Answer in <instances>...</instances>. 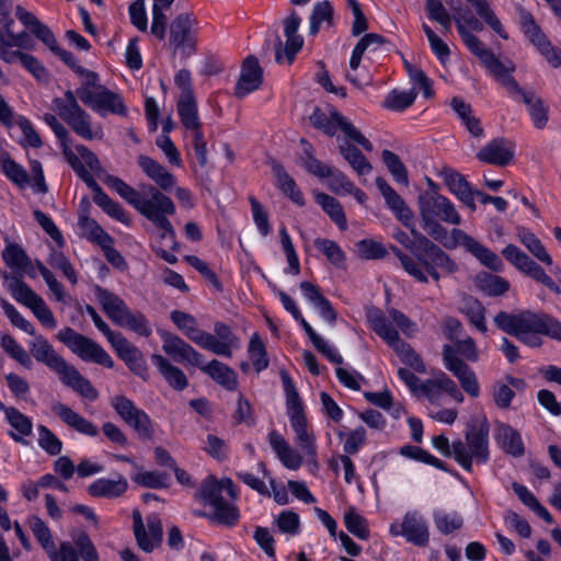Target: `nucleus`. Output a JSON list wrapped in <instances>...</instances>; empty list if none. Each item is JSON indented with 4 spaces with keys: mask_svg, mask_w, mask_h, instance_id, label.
<instances>
[{
    "mask_svg": "<svg viewBox=\"0 0 561 561\" xmlns=\"http://www.w3.org/2000/svg\"><path fill=\"white\" fill-rule=\"evenodd\" d=\"M482 64L497 80L502 82L504 87L507 88L510 92L515 93L516 91H519L520 87L510 75V72L514 70V66L512 64L510 66H505L494 56L493 53Z\"/></svg>",
    "mask_w": 561,
    "mask_h": 561,
    "instance_id": "nucleus-45",
    "label": "nucleus"
},
{
    "mask_svg": "<svg viewBox=\"0 0 561 561\" xmlns=\"http://www.w3.org/2000/svg\"><path fill=\"white\" fill-rule=\"evenodd\" d=\"M389 533L393 537H403L416 547H426L430 542L428 526L419 511H408L401 523H391Z\"/></svg>",
    "mask_w": 561,
    "mask_h": 561,
    "instance_id": "nucleus-14",
    "label": "nucleus"
},
{
    "mask_svg": "<svg viewBox=\"0 0 561 561\" xmlns=\"http://www.w3.org/2000/svg\"><path fill=\"white\" fill-rule=\"evenodd\" d=\"M4 416L8 424L14 430L9 431L8 436L15 443L27 445L25 437L33 434L32 419L14 407L5 409Z\"/></svg>",
    "mask_w": 561,
    "mask_h": 561,
    "instance_id": "nucleus-34",
    "label": "nucleus"
},
{
    "mask_svg": "<svg viewBox=\"0 0 561 561\" xmlns=\"http://www.w3.org/2000/svg\"><path fill=\"white\" fill-rule=\"evenodd\" d=\"M134 482L148 489H167L169 486V474L157 470L142 471L133 478Z\"/></svg>",
    "mask_w": 561,
    "mask_h": 561,
    "instance_id": "nucleus-61",
    "label": "nucleus"
},
{
    "mask_svg": "<svg viewBox=\"0 0 561 561\" xmlns=\"http://www.w3.org/2000/svg\"><path fill=\"white\" fill-rule=\"evenodd\" d=\"M56 339L83 362L95 363L107 369L115 367L113 358L98 342L70 327L60 329Z\"/></svg>",
    "mask_w": 561,
    "mask_h": 561,
    "instance_id": "nucleus-7",
    "label": "nucleus"
},
{
    "mask_svg": "<svg viewBox=\"0 0 561 561\" xmlns=\"http://www.w3.org/2000/svg\"><path fill=\"white\" fill-rule=\"evenodd\" d=\"M89 100L90 101L84 100L82 103L90 106L101 115H105L107 112L121 116L127 115V107L121 96L108 90L106 87L99 88V91H93V94Z\"/></svg>",
    "mask_w": 561,
    "mask_h": 561,
    "instance_id": "nucleus-27",
    "label": "nucleus"
},
{
    "mask_svg": "<svg viewBox=\"0 0 561 561\" xmlns=\"http://www.w3.org/2000/svg\"><path fill=\"white\" fill-rule=\"evenodd\" d=\"M128 490V481L117 474V479L99 478L88 486V493L92 497L114 500L123 496Z\"/></svg>",
    "mask_w": 561,
    "mask_h": 561,
    "instance_id": "nucleus-30",
    "label": "nucleus"
},
{
    "mask_svg": "<svg viewBox=\"0 0 561 561\" xmlns=\"http://www.w3.org/2000/svg\"><path fill=\"white\" fill-rule=\"evenodd\" d=\"M300 290L304 297L313 305L321 318L330 324H334L337 313L331 301L321 293L319 286L311 282L304 280L300 283Z\"/></svg>",
    "mask_w": 561,
    "mask_h": 561,
    "instance_id": "nucleus-31",
    "label": "nucleus"
},
{
    "mask_svg": "<svg viewBox=\"0 0 561 561\" xmlns=\"http://www.w3.org/2000/svg\"><path fill=\"white\" fill-rule=\"evenodd\" d=\"M138 164L146 175L151 179L160 190L168 192L175 185V178L173 174L152 158L140 154L138 157Z\"/></svg>",
    "mask_w": 561,
    "mask_h": 561,
    "instance_id": "nucleus-36",
    "label": "nucleus"
},
{
    "mask_svg": "<svg viewBox=\"0 0 561 561\" xmlns=\"http://www.w3.org/2000/svg\"><path fill=\"white\" fill-rule=\"evenodd\" d=\"M195 496L205 506L213 508L209 513L197 511L195 516L206 518L213 524L228 528H232L239 523L241 518L239 507L234 503L227 501L222 495H219V489H209L205 493L196 492Z\"/></svg>",
    "mask_w": 561,
    "mask_h": 561,
    "instance_id": "nucleus-10",
    "label": "nucleus"
},
{
    "mask_svg": "<svg viewBox=\"0 0 561 561\" xmlns=\"http://www.w3.org/2000/svg\"><path fill=\"white\" fill-rule=\"evenodd\" d=\"M53 411L69 427L88 437H96L99 435L98 426L90 420L85 419L78 412L64 403H57L53 407Z\"/></svg>",
    "mask_w": 561,
    "mask_h": 561,
    "instance_id": "nucleus-32",
    "label": "nucleus"
},
{
    "mask_svg": "<svg viewBox=\"0 0 561 561\" xmlns=\"http://www.w3.org/2000/svg\"><path fill=\"white\" fill-rule=\"evenodd\" d=\"M502 254L519 273L543 285L553 294H561V284L553 280L545 268L520 248H503Z\"/></svg>",
    "mask_w": 561,
    "mask_h": 561,
    "instance_id": "nucleus-13",
    "label": "nucleus"
},
{
    "mask_svg": "<svg viewBox=\"0 0 561 561\" xmlns=\"http://www.w3.org/2000/svg\"><path fill=\"white\" fill-rule=\"evenodd\" d=\"M322 24H325L327 27L334 25V8L329 0L313 4L309 16V35L316 36Z\"/></svg>",
    "mask_w": 561,
    "mask_h": 561,
    "instance_id": "nucleus-41",
    "label": "nucleus"
},
{
    "mask_svg": "<svg viewBox=\"0 0 561 561\" xmlns=\"http://www.w3.org/2000/svg\"><path fill=\"white\" fill-rule=\"evenodd\" d=\"M490 424L486 419L480 423L469 424L465 433L466 446L473 454L477 465H486L490 460Z\"/></svg>",
    "mask_w": 561,
    "mask_h": 561,
    "instance_id": "nucleus-20",
    "label": "nucleus"
},
{
    "mask_svg": "<svg viewBox=\"0 0 561 561\" xmlns=\"http://www.w3.org/2000/svg\"><path fill=\"white\" fill-rule=\"evenodd\" d=\"M116 355L122 359L127 368L144 381L149 379L148 365L142 352L131 344L124 335L119 336L112 344Z\"/></svg>",
    "mask_w": 561,
    "mask_h": 561,
    "instance_id": "nucleus-21",
    "label": "nucleus"
},
{
    "mask_svg": "<svg viewBox=\"0 0 561 561\" xmlns=\"http://www.w3.org/2000/svg\"><path fill=\"white\" fill-rule=\"evenodd\" d=\"M55 110L62 121L80 137L92 140L95 137L101 138L100 134L92 130L90 115L79 105L75 93L70 90L65 92L64 99L54 100Z\"/></svg>",
    "mask_w": 561,
    "mask_h": 561,
    "instance_id": "nucleus-11",
    "label": "nucleus"
},
{
    "mask_svg": "<svg viewBox=\"0 0 561 561\" xmlns=\"http://www.w3.org/2000/svg\"><path fill=\"white\" fill-rule=\"evenodd\" d=\"M9 290L12 297L19 302L31 309L38 296L21 277H13L9 284Z\"/></svg>",
    "mask_w": 561,
    "mask_h": 561,
    "instance_id": "nucleus-54",
    "label": "nucleus"
},
{
    "mask_svg": "<svg viewBox=\"0 0 561 561\" xmlns=\"http://www.w3.org/2000/svg\"><path fill=\"white\" fill-rule=\"evenodd\" d=\"M399 454L405 458L432 466L440 471L449 473L451 472L449 466L445 461L438 459L437 457H435L434 455L419 446L410 444L403 445L400 447Z\"/></svg>",
    "mask_w": 561,
    "mask_h": 561,
    "instance_id": "nucleus-46",
    "label": "nucleus"
},
{
    "mask_svg": "<svg viewBox=\"0 0 561 561\" xmlns=\"http://www.w3.org/2000/svg\"><path fill=\"white\" fill-rule=\"evenodd\" d=\"M111 407L124 423L137 433L140 440L153 438V421L145 410L136 407L131 399L124 394L114 396L111 399Z\"/></svg>",
    "mask_w": 561,
    "mask_h": 561,
    "instance_id": "nucleus-12",
    "label": "nucleus"
},
{
    "mask_svg": "<svg viewBox=\"0 0 561 561\" xmlns=\"http://www.w3.org/2000/svg\"><path fill=\"white\" fill-rule=\"evenodd\" d=\"M522 26L528 39L540 50L547 60L557 67L561 62V57L557 50L551 47L547 36L542 33L541 28L535 22L533 15L528 12L522 13Z\"/></svg>",
    "mask_w": 561,
    "mask_h": 561,
    "instance_id": "nucleus-23",
    "label": "nucleus"
},
{
    "mask_svg": "<svg viewBox=\"0 0 561 561\" xmlns=\"http://www.w3.org/2000/svg\"><path fill=\"white\" fill-rule=\"evenodd\" d=\"M0 58L8 64H12L19 59L21 61V64L30 72H32L34 75V77L39 81L47 80V78H48L46 69L32 55L22 53L21 50H12V51L0 50Z\"/></svg>",
    "mask_w": 561,
    "mask_h": 561,
    "instance_id": "nucleus-42",
    "label": "nucleus"
},
{
    "mask_svg": "<svg viewBox=\"0 0 561 561\" xmlns=\"http://www.w3.org/2000/svg\"><path fill=\"white\" fill-rule=\"evenodd\" d=\"M142 216L151 220L158 228L165 233L174 234L170 220L167 215L175 213V206L170 197L164 195L153 185L142 186V198L137 209Z\"/></svg>",
    "mask_w": 561,
    "mask_h": 561,
    "instance_id": "nucleus-9",
    "label": "nucleus"
},
{
    "mask_svg": "<svg viewBox=\"0 0 561 561\" xmlns=\"http://www.w3.org/2000/svg\"><path fill=\"white\" fill-rule=\"evenodd\" d=\"M104 182L107 185H110L113 190H115L124 199L131 204L136 209H138L142 198V192L140 193L136 191L134 187L125 183L122 179L114 175H107Z\"/></svg>",
    "mask_w": 561,
    "mask_h": 561,
    "instance_id": "nucleus-59",
    "label": "nucleus"
},
{
    "mask_svg": "<svg viewBox=\"0 0 561 561\" xmlns=\"http://www.w3.org/2000/svg\"><path fill=\"white\" fill-rule=\"evenodd\" d=\"M37 444L47 455L58 456L62 451V440L46 425H38Z\"/></svg>",
    "mask_w": 561,
    "mask_h": 561,
    "instance_id": "nucleus-56",
    "label": "nucleus"
},
{
    "mask_svg": "<svg viewBox=\"0 0 561 561\" xmlns=\"http://www.w3.org/2000/svg\"><path fill=\"white\" fill-rule=\"evenodd\" d=\"M30 351L38 363L44 364L51 371L56 373L66 387L71 388L89 402L98 400V389L75 366L68 364L67 360L54 350V346L45 336H35L34 341L30 344Z\"/></svg>",
    "mask_w": 561,
    "mask_h": 561,
    "instance_id": "nucleus-4",
    "label": "nucleus"
},
{
    "mask_svg": "<svg viewBox=\"0 0 561 561\" xmlns=\"http://www.w3.org/2000/svg\"><path fill=\"white\" fill-rule=\"evenodd\" d=\"M450 344L443 345V363L445 368L450 371L459 381L461 388L471 398L480 396V386L476 373L460 357L454 356Z\"/></svg>",
    "mask_w": 561,
    "mask_h": 561,
    "instance_id": "nucleus-17",
    "label": "nucleus"
},
{
    "mask_svg": "<svg viewBox=\"0 0 561 561\" xmlns=\"http://www.w3.org/2000/svg\"><path fill=\"white\" fill-rule=\"evenodd\" d=\"M267 442L285 468L297 470L301 467L302 457L289 445L277 430L273 428L270 431Z\"/></svg>",
    "mask_w": 561,
    "mask_h": 561,
    "instance_id": "nucleus-29",
    "label": "nucleus"
},
{
    "mask_svg": "<svg viewBox=\"0 0 561 561\" xmlns=\"http://www.w3.org/2000/svg\"><path fill=\"white\" fill-rule=\"evenodd\" d=\"M494 323L497 329L530 348L543 345L542 335L561 343V321L545 311H500L494 317Z\"/></svg>",
    "mask_w": 561,
    "mask_h": 561,
    "instance_id": "nucleus-2",
    "label": "nucleus"
},
{
    "mask_svg": "<svg viewBox=\"0 0 561 561\" xmlns=\"http://www.w3.org/2000/svg\"><path fill=\"white\" fill-rule=\"evenodd\" d=\"M148 533L139 511L133 512V528L138 547L151 553L162 541L163 530L162 523L157 516L147 517Z\"/></svg>",
    "mask_w": 561,
    "mask_h": 561,
    "instance_id": "nucleus-18",
    "label": "nucleus"
},
{
    "mask_svg": "<svg viewBox=\"0 0 561 561\" xmlns=\"http://www.w3.org/2000/svg\"><path fill=\"white\" fill-rule=\"evenodd\" d=\"M151 362L172 389L183 391L188 387V379L184 371L178 366L172 365L168 358L160 354H153Z\"/></svg>",
    "mask_w": 561,
    "mask_h": 561,
    "instance_id": "nucleus-37",
    "label": "nucleus"
},
{
    "mask_svg": "<svg viewBox=\"0 0 561 561\" xmlns=\"http://www.w3.org/2000/svg\"><path fill=\"white\" fill-rule=\"evenodd\" d=\"M248 354L255 373L260 374L270 366L266 346L257 332H254L248 344Z\"/></svg>",
    "mask_w": 561,
    "mask_h": 561,
    "instance_id": "nucleus-47",
    "label": "nucleus"
},
{
    "mask_svg": "<svg viewBox=\"0 0 561 561\" xmlns=\"http://www.w3.org/2000/svg\"><path fill=\"white\" fill-rule=\"evenodd\" d=\"M421 218L440 219L447 224L460 225L461 217L455 205L442 194H433L417 202Z\"/></svg>",
    "mask_w": 561,
    "mask_h": 561,
    "instance_id": "nucleus-19",
    "label": "nucleus"
},
{
    "mask_svg": "<svg viewBox=\"0 0 561 561\" xmlns=\"http://www.w3.org/2000/svg\"><path fill=\"white\" fill-rule=\"evenodd\" d=\"M515 93L519 94L524 103L528 106L535 127L542 129L549 119L548 107L545 106L542 100L537 98L535 92L524 91L522 88Z\"/></svg>",
    "mask_w": 561,
    "mask_h": 561,
    "instance_id": "nucleus-44",
    "label": "nucleus"
},
{
    "mask_svg": "<svg viewBox=\"0 0 561 561\" xmlns=\"http://www.w3.org/2000/svg\"><path fill=\"white\" fill-rule=\"evenodd\" d=\"M422 222L426 233L436 242L444 243L448 241L451 245H479L478 242L461 229L454 228L448 233L447 229L437 219L422 218Z\"/></svg>",
    "mask_w": 561,
    "mask_h": 561,
    "instance_id": "nucleus-26",
    "label": "nucleus"
},
{
    "mask_svg": "<svg viewBox=\"0 0 561 561\" xmlns=\"http://www.w3.org/2000/svg\"><path fill=\"white\" fill-rule=\"evenodd\" d=\"M170 319L188 340L199 347L202 346L206 331L198 328L197 320L193 314L181 310H173L170 313Z\"/></svg>",
    "mask_w": 561,
    "mask_h": 561,
    "instance_id": "nucleus-38",
    "label": "nucleus"
},
{
    "mask_svg": "<svg viewBox=\"0 0 561 561\" xmlns=\"http://www.w3.org/2000/svg\"><path fill=\"white\" fill-rule=\"evenodd\" d=\"M201 347L215 355L231 358L233 352L241 347V340L229 324L216 321L214 334L206 332Z\"/></svg>",
    "mask_w": 561,
    "mask_h": 561,
    "instance_id": "nucleus-15",
    "label": "nucleus"
},
{
    "mask_svg": "<svg viewBox=\"0 0 561 561\" xmlns=\"http://www.w3.org/2000/svg\"><path fill=\"white\" fill-rule=\"evenodd\" d=\"M263 82V68L254 55H249L243 59L241 73L234 87V96L243 99L248 94L256 91Z\"/></svg>",
    "mask_w": 561,
    "mask_h": 561,
    "instance_id": "nucleus-22",
    "label": "nucleus"
},
{
    "mask_svg": "<svg viewBox=\"0 0 561 561\" xmlns=\"http://www.w3.org/2000/svg\"><path fill=\"white\" fill-rule=\"evenodd\" d=\"M16 18L31 30L33 35L43 42L50 51L57 49V41L51 30L43 24L34 14L26 11L23 7L16 5L15 8Z\"/></svg>",
    "mask_w": 561,
    "mask_h": 561,
    "instance_id": "nucleus-33",
    "label": "nucleus"
},
{
    "mask_svg": "<svg viewBox=\"0 0 561 561\" xmlns=\"http://www.w3.org/2000/svg\"><path fill=\"white\" fill-rule=\"evenodd\" d=\"M476 284L482 293L490 297L502 296L510 289L508 280L486 272L477 275Z\"/></svg>",
    "mask_w": 561,
    "mask_h": 561,
    "instance_id": "nucleus-49",
    "label": "nucleus"
},
{
    "mask_svg": "<svg viewBox=\"0 0 561 561\" xmlns=\"http://www.w3.org/2000/svg\"><path fill=\"white\" fill-rule=\"evenodd\" d=\"M344 525L348 533L360 540H367L370 536L366 518L357 513L355 506H350L345 512Z\"/></svg>",
    "mask_w": 561,
    "mask_h": 561,
    "instance_id": "nucleus-52",
    "label": "nucleus"
},
{
    "mask_svg": "<svg viewBox=\"0 0 561 561\" xmlns=\"http://www.w3.org/2000/svg\"><path fill=\"white\" fill-rule=\"evenodd\" d=\"M62 152L67 160V162L71 165V168L75 170L77 175L90 187L93 190L98 183L94 180V178L91 175V173L85 169L84 164L82 163L81 157L79 158L70 148L69 142L65 144L62 146Z\"/></svg>",
    "mask_w": 561,
    "mask_h": 561,
    "instance_id": "nucleus-62",
    "label": "nucleus"
},
{
    "mask_svg": "<svg viewBox=\"0 0 561 561\" xmlns=\"http://www.w3.org/2000/svg\"><path fill=\"white\" fill-rule=\"evenodd\" d=\"M119 325L129 329L142 337H149L152 334V328L149 320L140 311L133 312L129 310Z\"/></svg>",
    "mask_w": 561,
    "mask_h": 561,
    "instance_id": "nucleus-58",
    "label": "nucleus"
},
{
    "mask_svg": "<svg viewBox=\"0 0 561 561\" xmlns=\"http://www.w3.org/2000/svg\"><path fill=\"white\" fill-rule=\"evenodd\" d=\"M158 334L163 341V351L172 356L175 362H187L198 367L227 391H236L238 389V374L227 364L218 359H211L207 364H203V354L176 334L163 329L158 330Z\"/></svg>",
    "mask_w": 561,
    "mask_h": 561,
    "instance_id": "nucleus-3",
    "label": "nucleus"
},
{
    "mask_svg": "<svg viewBox=\"0 0 561 561\" xmlns=\"http://www.w3.org/2000/svg\"><path fill=\"white\" fill-rule=\"evenodd\" d=\"M433 522L436 530L444 536H449L460 530L465 524L460 513L457 511L446 512L444 510H435L433 512Z\"/></svg>",
    "mask_w": 561,
    "mask_h": 561,
    "instance_id": "nucleus-43",
    "label": "nucleus"
},
{
    "mask_svg": "<svg viewBox=\"0 0 561 561\" xmlns=\"http://www.w3.org/2000/svg\"><path fill=\"white\" fill-rule=\"evenodd\" d=\"M279 377L285 394L286 414L296 435V443L307 457L316 459V437L308 431L304 400L296 388L294 379L286 369L279 370Z\"/></svg>",
    "mask_w": 561,
    "mask_h": 561,
    "instance_id": "nucleus-5",
    "label": "nucleus"
},
{
    "mask_svg": "<svg viewBox=\"0 0 561 561\" xmlns=\"http://www.w3.org/2000/svg\"><path fill=\"white\" fill-rule=\"evenodd\" d=\"M388 249L393 251L403 270L419 283H427V275L437 282V268L448 274L458 270L442 248H405L409 253H404L401 248H357V255L363 260H380L388 255Z\"/></svg>",
    "mask_w": 561,
    "mask_h": 561,
    "instance_id": "nucleus-1",
    "label": "nucleus"
},
{
    "mask_svg": "<svg viewBox=\"0 0 561 561\" xmlns=\"http://www.w3.org/2000/svg\"><path fill=\"white\" fill-rule=\"evenodd\" d=\"M93 293L106 316L117 325L122 324L130 310L126 302L118 295L100 285L93 286Z\"/></svg>",
    "mask_w": 561,
    "mask_h": 561,
    "instance_id": "nucleus-28",
    "label": "nucleus"
},
{
    "mask_svg": "<svg viewBox=\"0 0 561 561\" xmlns=\"http://www.w3.org/2000/svg\"><path fill=\"white\" fill-rule=\"evenodd\" d=\"M439 175L451 194H454L471 211L477 209L474 190L461 173L451 168H443L439 171Z\"/></svg>",
    "mask_w": 561,
    "mask_h": 561,
    "instance_id": "nucleus-24",
    "label": "nucleus"
},
{
    "mask_svg": "<svg viewBox=\"0 0 561 561\" xmlns=\"http://www.w3.org/2000/svg\"><path fill=\"white\" fill-rule=\"evenodd\" d=\"M386 42H387V39L383 36L376 34V33H369V34L364 35L357 42V44L355 45V47L352 51V56H351V60H350L351 68L353 70H356L359 67L363 54L370 46L382 45Z\"/></svg>",
    "mask_w": 561,
    "mask_h": 561,
    "instance_id": "nucleus-57",
    "label": "nucleus"
},
{
    "mask_svg": "<svg viewBox=\"0 0 561 561\" xmlns=\"http://www.w3.org/2000/svg\"><path fill=\"white\" fill-rule=\"evenodd\" d=\"M301 19L296 11H291L288 16L283 20L284 35L286 43L284 54L289 62H291L296 54L304 46V37L298 34Z\"/></svg>",
    "mask_w": 561,
    "mask_h": 561,
    "instance_id": "nucleus-35",
    "label": "nucleus"
},
{
    "mask_svg": "<svg viewBox=\"0 0 561 561\" xmlns=\"http://www.w3.org/2000/svg\"><path fill=\"white\" fill-rule=\"evenodd\" d=\"M466 1L474 8L477 14L480 15L494 32H496L504 39L508 38V35L505 33L500 20L496 18L486 0Z\"/></svg>",
    "mask_w": 561,
    "mask_h": 561,
    "instance_id": "nucleus-55",
    "label": "nucleus"
},
{
    "mask_svg": "<svg viewBox=\"0 0 561 561\" xmlns=\"http://www.w3.org/2000/svg\"><path fill=\"white\" fill-rule=\"evenodd\" d=\"M195 20L190 13H180L170 24L169 47L173 55L180 53L182 57H187L195 51L196 41L192 34V27Z\"/></svg>",
    "mask_w": 561,
    "mask_h": 561,
    "instance_id": "nucleus-16",
    "label": "nucleus"
},
{
    "mask_svg": "<svg viewBox=\"0 0 561 561\" xmlns=\"http://www.w3.org/2000/svg\"><path fill=\"white\" fill-rule=\"evenodd\" d=\"M369 328L380 336L399 356L400 360L415 373L425 374L426 365L422 356L405 341L380 309L367 314Z\"/></svg>",
    "mask_w": 561,
    "mask_h": 561,
    "instance_id": "nucleus-6",
    "label": "nucleus"
},
{
    "mask_svg": "<svg viewBox=\"0 0 561 561\" xmlns=\"http://www.w3.org/2000/svg\"><path fill=\"white\" fill-rule=\"evenodd\" d=\"M339 150L358 175H364L371 171L370 162L357 147L345 142L339 146Z\"/></svg>",
    "mask_w": 561,
    "mask_h": 561,
    "instance_id": "nucleus-51",
    "label": "nucleus"
},
{
    "mask_svg": "<svg viewBox=\"0 0 561 561\" xmlns=\"http://www.w3.org/2000/svg\"><path fill=\"white\" fill-rule=\"evenodd\" d=\"M496 438L505 454L515 458L524 456L525 446L522 435L511 425L501 424Z\"/></svg>",
    "mask_w": 561,
    "mask_h": 561,
    "instance_id": "nucleus-40",
    "label": "nucleus"
},
{
    "mask_svg": "<svg viewBox=\"0 0 561 561\" xmlns=\"http://www.w3.org/2000/svg\"><path fill=\"white\" fill-rule=\"evenodd\" d=\"M178 112L181 123L186 129L194 130L202 128L197 103L194 96L180 98L178 101Z\"/></svg>",
    "mask_w": 561,
    "mask_h": 561,
    "instance_id": "nucleus-50",
    "label": "nucleus"
},
{
    "mask_svg": "<svg viewBox=\"0 0 561 561\" xmlns=\"http://www.w3.org/2000/svg\"><path fill=\"white\" fill-rule=\"evenodd\" d=\"M270 164L276 179L277 187L294 203L304 205L305 199L302 193L297 187L295 180L287 173L283 164L274 159L271 160Z\"/></svg>",
    "mask_w": 561,
    "mask_h": 561,
    "instance_id": "nucleus-39",
    "label": "nucleus"
},
{
    "mask_svg": "<svg viewBox=\"0 0 561 561\" xmlns=\"http://www.w3.org/2000/svg\"><path fill=\"white\" fill-rule=\"evenodd\" d=\"M79 225L89 242L98 243L99 245H106L107 243L113 242L111 237L100 227V225L87 215H80Z\"/></svg>",
    "mask_w": 561,
    "mask_h": 561,
    "instance_id": "nucleus-53",
    "label": "nucleus"
},
{
    "mask_svg": "<svg viewBox=\"0 0 561 561\" xmlns=\"http://www.w3.org/2000/svg\"><path fill=\"white\" fill-rule=\"evenodd\" d=\"M309 119L314 128L321 130L327 136L333 137L341 130L350 140L360 145L367 151H373L371 142L336 108L331 107L325 113L317 107Z\"/></svg>",
    "mask_w": 561,
    "mask_h": 561,
    "instance_id": "nucleus-8",
    "label": "nucleus"
},
{
    "mask_svg": "<svg viewBox=\"0 0 561 561\" xmlns=\"http://www.w3.org/2000/svg\"><path fill=\"white\" fill-rule=\"evenodd\" d=\"M93 201L101 207L108 216L116 220L128 225L129 218L124 208L116 202H114L98 184L93 190Z\"/></svg>",
    "mask_w": 561,
    "mask_h": 561,
    "instance_id": "nucleus-48",
    "label": "nucleus"
},
{
    "mask_svg": "<svg viewBox=\"0 0 561 561\" xmlns=\"http://www.w3.org/2000/svg\"><path fill=\"white\" fill-rule=\"evenodd\" d=\"M316 201L319 205L322 206L331 219L339 225L340 228H344L346 226L345 214L342 205L337 199L325 193H319L316 196Z\"/></svg>",
    "mask_w": 561,
    "mask_h": 561,
    "instance_id": "nucleus-60",
    "label": "nucleus"
},
{
    "mask_svg": "<svg viewBox=\"0 0 561 561\" xmlns=\"http://www.w3.org/2000/svg\"><path fill=\"white\" fill-rule=\"evenodd\" d=\"M31 530L38 543L48 553L55 549L53 536L47 524L38 516H33L30 523Z\"/></svg>",
    "mask_w": 561,
    "mask_h": 561,
    "instance_id": "nucleus-64",
    "label": "nucleus"
},
{
    "mask_svg": "<svg viewBox=\"0 0 561 561\" xmlns=\"http://www.w3.org/2000/svg\"><path fill=\"white\" fill-rule=\"evenodd\" d=\"M416 96L417 92L414 89L408 92L393 90L385 99L383 106L392 111H404L414 103Z\"/></svg>",
    "mask_w": 561,
    "mask_h": 561,
    "instance_id": "nucleus-63",
    "label": "nucleus"
},
{
    "mask_svg": "<svg viewBox=\"0 0 561 561\" xmlns=\"http://www.w3.org/2000/svg\"><path fill=\"white\" fill-rule=\"evenodd\" d=\"M514 156V145L502 137L494 138L477 153L479 161L496 167L508 165Z\"/></svg>",
    "mask_w": 561,
    "mask_h": 561,
    "instance_id": "nucleus-25",
    "label": "nucleus"
}]
</instances>
